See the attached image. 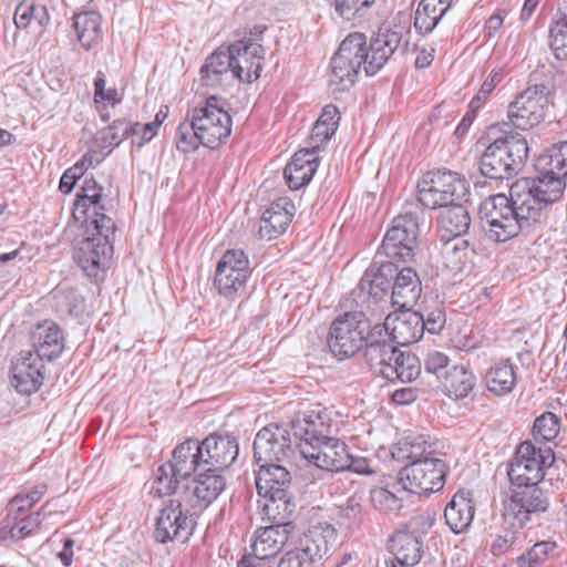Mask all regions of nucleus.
Instances as JSON below:
<instances>
[{"label":"nucleus","mask_w":567,"mask_h":567,"mask_svg":"<svg viewBox=\"0 0 567 567\" xmlns=\"http://www.w3.org/2000/svg\"><path fill=\"white\" fill-rule=\"evenodd\" d=\"M556 548L557 544L555 542L543 540L534 544L526 553L532 564L540 567L547 561L549 555L554 553Z\"/></svg>","instance_id":"60"},{"label":"nucleus","mask_w":567,"mask_h":567,"mask_svg":"<svg viewBox=\"0 0 567 567\" xmlns=\"http://www.w3.org/2000/svg\"><path fill=\"white\" fill-rule=\"evenodd\" d=\"M443 246L441 256L444 266L451 271H460L463 269L468 255L470 244L463 237L441 238Z\"/></svg>","instance_id":"46"},{"label":"nucleus","mask_w":567,"mask_h":567,"mask_svg":"<svg viewBox=\"0 0 567 567\" xmlns=\"http://www.w3.org/2000/svg\"><path fill=\"white\" fill-rule=\"evenodd\" d=\"M369 319L363 311L353 310L340 313L332 321L328 346L334 357L348 359L358 353L368 339Z\"/></svg>","instance_id":"3"},{"label":"nucleus","mask_w":567,"mask_h":567,"mask_svg":"<svg viewBox=\"0 0 567 567\" xmlns=\"http://www.w3.org/2000/svg\"><path fill=\"white\" fill-rule=\"evenodd\" d=\"M331 519L342 529L359 527L364 518L361 497L350 496L343 504L331 509Z\"/></svg>","instance_id":"44"},{"label":"nucleus","mask_w":567,"mask_h":567,"mask_svg":"<svg viewBox=\"0 0 567 567\" xmlns=\"http://www.w3.org/2000/svg\"><path fill=\"white\" fill-rule=\"evenodd\" d=\"M516 382V372L509 359L495 362L491 365L485 375L487 390L497 396L511 393Z\"/></svg>","instance_id":"39"},{"label":"nucleus","mask_w":567,"mask_h":567,"mask_svg":"<svg viewBox=\"0 0 567 567\" xmlns=\"http://www.w3.org/2000/svg\"><path fill=\"white\" fill-rule=\"evenodd\" d=\"M171 464L167 462L161 465L155 475L152 485V491L158 496L173 495L183 480L181 476L175 475V471H171Z\"/></svg>","instance_id":"52"},{"label":"nucleus","mask_w":567,"mask_h":567,"mask_svg":"<svg viewBox=\"0 0 567 567\" xmlns=\"http://www.w3.org/2000/svg\"><path fill=\"white\" fill-rule=\"evenodd\" d=\"M337 412L317 404L315 408L300 411L291 421V430L299 444H313L328 439L336 423Z\"/></svg>","instance_id":"16"},{"label":"nucleus","mask_w":567,"mask_h":567,"mask_svg":"<svg viewBox=\"0 0 567 567\" xmlns=\"http://www.w3.org/2000/svg\"><path fill=\"white\" fill-rule=\"evenodd\" d=\"M419 233V218L414 213L406 210L398 215L384 235L380 254L395 262L413 261Z\"/></svg>","instance_id":"10"},{"label":"nucleus","mask_w":567,"mask_h":567,"mask_svg":"<svg viewBox=\"0 0 567 567\" xmlns=\"http://www.w3.org/2000/svg\"><path fill=\"white\" fill-rule=\"evenodd\" d=\"M35 12H41L40 25H43L44 22L49 20V16L45 7L35 6L33 3H20L14 10V24L18 29H25Z\"/></svg>","instance_id":"57"},{"label":"nucleus","mask_w":567,"mask_h":567,"mask_svg":"<svg viewBox=\"0 0 567 567\" xmlns=\"http://www.w3.org/2000/svg\"><path fill=\"white\" fill-rule=\"evenodd\" d=\"M105 209H91L89 215H80V219L86 224L87 230L92 227L94 237H107L111 244L115 236V224L111 217L105 215Z\"/></svg>","instance_id":"51"},{"label":"nucleus","mask_w":567,"mask_h":567,"mask_svg":"<svg viewBox=\"0 0 567 567\" xmlns=\"http://www.w3.org/2000/svg\"><path fill=\"white\" fill-rule=\"evenodd\" d=\"M192 116L205 147L218 148L231 133V117L216 95L207 97L193 109Z\"/></svg>","instance_id":"12"},{"label":"nucleus","mask_w":567,"mask_h":567,"mask_svg":"<svg viewBox=\"0 0 567 567\" xmlns=\"http://www.w3.org/2000/svg\"><path fill=\"white\" fill-rule=\"evenodd\" d=\"M388 548L400 564V567L416 565L423 554V543L421 538L406 529L396 530L390 538Z\"/></svg>","instance_id":"33"},{"label":"nucleus","mask_w":567,"mask_h":567,"mask_svg":"<svg viewBox=\"0 0 567 567\" xmlns=\"http://www.w3.org/2000/svg\"><path fill=\"white\" fill-rule=\"evenodd\" d=\"M470 225L468 209L458 202H454L442 210L437 233L440 238L462 237L467 233Z\"/></svg>","instance_id":"37"},{"label":"nucleus","mask_w":567,"mask_h":567,"mask_svg":"<svg viewBox=\"0 0 567 567\" xmlns=\"http://www.w3.org/2000/svg\"><path fill=\"white\" fill-rule=\"evenodd\" d=\"M30 342L33 354L41 359L52 361L64 349V336L61 328L51 320L38 323L30 333Z\"/></svg>","instance_id":"26"},{"label":"nucleus","mask_w":567,"mask_h":567,"mask_svg":"<svg viewBox=\"0 0 567 567\" xmlns=\"http://www.w3.org/2000/svg\"><path fill=\"white\" fill-rule=\"evenodd\" d=\"M128 135H133V126L125 120H116L103 131V140L112 146H118Z\"/></svg>","instance_id":"58"},{"label":"nucleus","mask_w":567,"mask_h":567,"mask_svg":"<svg viewBox=\"0 0 567 567\" xmlns=\"http://www.w3.org/2000/svg\"><path fill=\"white\" fill-rule=\"evenodd\" d=\"M198 516L179 495L165 501L156 518L155 539L161 544L185 543L193 535Z\"/></svg>","instance_id":"7"},{"label":"nucleus","mask_w":567,"mask_h":567,"mask_svg":"<svg viewBox=\"0 0 567 567\" xmlns=\"http://www.w3.org/2000/svg\"><path fill=\"white\" fill-rule=\"evenodd\" d=\"M54 309L61 316L80 317L84 310V298L74 288L58 287L52 291Z\"/></svg>","instance_id":"48"},{"label":"nucleus","mask_w":567,"mask_h":567,"mask_svg":"<svg viewBox=\"0 0 567 567\" xmlns=\"http://www.w3.org/2000/svg\"><path fill=\"white\" fill-rule=\"evenodd\" d=\"M423 322L422 331L427 330L430 333H439L445 326L446 316L442 308L435 307L427 309L425 313L422 312Z\"/></svg>","instance_id":"61"},{"label":"nucleus","mask_w":567,"mask_h":567,"mask_svg":"<svg viewBox=\"0 0 567 567\" xmlns=\"http://www.w3.org/2000/svg\"><path fill=\"white\" fill-rule=\"evenodd\" d=\"M175 144L176 148L184 154L195 152L200 144L203 145V140L199 131L195 128V121L192 115L189 120L186 118L177 126Z\"/></svg>","instance_id":"50"},{"label":"nucleus","mask_w":567,"mask_h":567,"mask_svg":"<svg viewBox=\"0 0 567 567\" xmlns=\"http://www.w3.org/2000/svg\"><path fill=\"white\" fill-rule=\"evenodd\" d=\"M229 54V48H219L214 51L200 68V75L207 85H214L220 82L221 75L230 74L233 76V62Z\"/></svg>","instance_id":"42"},{"label":"nucleus","mask_w":567,"mask_h":567,"mask_svg":"<svg viewBox=\"0 0 567 567\" xmlns=\"http://www.w3.org/2000/svg\"><path fill=\"white\" fill-rule=\"evenodd\" d=\"M363 346L364 360L373 372L382 362H385L386 358L390 359L391 355H394V350H396L393 341L389 339V332L378 324L370 329Z\"/></svg>","instance_id":"35"},{"label":"nucleus","mask_w":567,"mask_h":567,"mask_svg":"<svg viewBox=\"0 0 567 567\" xmlns=\"http://www.w3.org/2000/svg\"><path fill=\"white\" fill-rule=\"evenodd\" d=\"M250 275L246 252L241 249H228L217 264L214 286L221 296L233 298L245 290Z\"/></svg>","instance_id":"14"},{"label":"nucleus","mask_w":567,"mask_h":567,"mask_svg":"<svg viewBox=\"0 0 567 567\" xmlns=\"http://www.w3.org/2000/svg\"><path fill=\"white\" fill-rule=\"evenodd\" d=\"M408 42L402 44L400 32L384 30L379 31L377 37L372 38L369 47L363 44L364 72L367 75L377 74L396 50L403 47L405 50Z\"/></svg>","instance_id":"20"},{"label":"nucleus","mask_w":567,"mask_h":567,"mask_svg":"<svg viewBox=\"0 0 567 567\" xmlns=\"http://www.w3.org/2000/svg\"><path fill=\"white\" fill-rule=\"evenodd\" d=\"M548 43L557 60H567V21L565 18L550 23Z\"/></svg>","instance_id":"54"},{"label":"nucleus","mask_w":567,"mask_h":567,"mask_svg":"<svg viewBox=\"0 0 567 567\" xmlns=\"http://www.w3.org/2000/svg\"><path fill=\"white\" fill-rule=\"evenodd\" d=\"M422 312L405 310L398 315H389L383 324H378L389 332V339L400 346H409L419 341L422 336Z\"/></svg>","instance_id":"23"},{"label":"nucleus","mask_w":567,"mask_h":567,"mask_svg":"<svg viewBox=\"0 0 567 567\" xmlns=\"http://www.w3.org/2000/svg\"><path fill=\"white\" fill-rule=\"evenodd\" d=\"M393 458L398 461L414 462L435 457L433 445L423 435L408 436L400 440L391 451Z\"/></svg>","instance_id":"41"},{"label":"nucleus","mask_w":567,"mask_h":567,"mask_svg":"<svg viewBox=\"0 0 567 567\" xmlns=\"http://www.w3.org/2000/svg\"><path fill=\"white\" fill-rule=\"evenodd\" d=\"M550 493L540 485L518 487L503 502V517L509 528L523 529L527 523L548 512Z\"/></svg>","instance_id":"5"},{"label":"nucleus","mask_w":567,"mask_h":567,"mask_svg":"<svg viewBox=\"0 0 567 567\" xmlns=\"http://www.w3.org/2000/svg\"><path fill=\"white\" fill-rule=\"evenodd\" d=\"M475 384L476 377L467 365L457 364L444 371L443 392L455 401L467 398L474 390Z\"/></svg>","instance_id":"36"},{"label":"nucleus","mask_w":567,"mask_h":567,"mask_svg":"<svg viewBox=\"0 0 567 567\" xmlns=\"http://www.w3.org/2000/svg\"><path fill=\"white\" fill-rule=\"evenodd\" d=\"M266 28L255 25L228 45L233 62V78L240 82L251 83L259 79L265 59L261 44Z\"/></svg>","instance_id":"8"},{"label":"nucleus","mask_w":567,"mask_h":567,"mask_svg":"<svg viewBox=\"0 0 567 567\" xmlns=\"http://www.w3.org/2000/svg\"><path fill=\"white\" fill-rule=\"evenodd\" d=\"M299 456V443L293 444L290 431L277 424H269L256 434L254 457L261 463H291Z\"/></svg>","instance_id":"13"},{"label":"nucleus","mask_w":567,"mask_h":567,"mask_svg":"<svg viewBox=\"0 0 567 567\" xmlns=\"http://www.w3.org/2000/svg\"><path fill=\"white\" fill-rule=\"evenodd\" d=\"M380 250L378 251L373 262L364 271L358 290L375 300L382 299L392 288L393 277L396 270V264L393 260H378Z\"/></svg>","instance_id":"25"},{"label":"nucleus","mask_w":567,"mask_h":567,"mask_svg":"<svg viewBox=\"0 0 567 567\" xmlns=\"http://www.w3.org/2000/svg\"><path fill=\"white\" fill-rule=\"evenodd\" d=\"M502 81V75L498 72H492L481 85L477 94L470 102V109L476 113L486 102L489 94L494 91L496 85Z\"/></svg>","instance_id":"59"},{"label":"nucleus","mask_w":567,"mask_h":567,"mask_svg":"<svg viewBox=\"0 0 567 567\" xmlns=\"http://www.w3.org/2000/svg\"><path fill=\"white\" fill-rule=\"evenodd\" d=\"M375 0H334L336 12L344 20L363 17Z\"/></svg>","instance_id":"55"},{"label":"nucleus","mask_w":567,"mask_h":567,"mask_svg":"<svg viewBox=\"0 0 567 567\" xmlns=\"http://www.w3.org/2000/svg\"><path fill=\"white\" fill-rule=\"evenodd\" d=\"M518 530L511 528V530L505 532L504 535L498 536L493 545H492V553L495 556H499L504 554L516 540V533Z\"/></svg>","instance_id":"64"},{"label":"nucleus","mask_w":567,"mask_h":567,"mask_svg":"<svg viewBox=\"0 0 567 567\" xmlns=\"http://www.w3.org/2000/svg\"><path fill=\"white\" fill-rule=\"evenodd\" d=\"M291 475L282 464L261 463L256 472V488L259 496L289 497Z\"/></svg>","instance_id":"27"},{"label":"nucleus","mask_w":567,"mask_h":567,"mask_svg":"<svg viewBox=\"0 0 567 567\" xmlns=\"http://www.w3.org/2000/svg\"><path fill=\"white\" fill-rule=\"evenodd\" d=\"M452 0H421L414 14V28L421 34L434 30L451 8Z\"/></svg>","instance_id":"40"},{"label":"nucleus","mask_w":567,"mask_h":567,"mask_svg":"<svg viewBox=\"0 0 567 567\" xmlns=\"http://www.w3.org/2000/svg\"><path fill=\"white\" fill-rule=\"evenodd\" d=\"M199 443L204 455L205 471L219 473L228 468L239 453L238 442L230 435L210 434Z\"/></svg>","instance_id":"21"},{"label":"nucleus","mask_w":567,"mask_h":567,"mask_svg":"<svg viewBox=\"0 0 567 567\" xmlns=\"http://www.w3.org/2000/svg\"><path fill=\"white\" fill-rule=\"evenodd\" d=\"M291 533L280 526L269 525L260 528L251 544L252 555H249L250 558L276 560L277 555L288 542Z\"/></svg>","instance_id":"31"},{"label":"nucleus","mask_w":567,"mask_h":567,"mask_svg":"<svg viewBox=\"0 0 567 567\" xmlns=\"http://www.w3.org/2000/svg\"><path fill=\"white\" fill-rule=\"evenodd\" d=\"M261 497L264 498V519H267L272 526L285 527V529L293 532L295 526L290 518L295 513L296 504L292 501V494L289 497L280 495Z\"/></svg>","instance_id":"38"},{"label":"nucleus","mask_w":567,"mask_h":567,"mask_svg":"<svg viewBox=\"0 0 567 567\" xmlns=\"http://www.w3.org/2000/svg\"><path fill=\"white\" fill-rule=\"evenodd\" d=\"M467 193L466 181L454 172H430L417 184V200L429 209L445 208L463 200Z\"/></svg>","instance_id":"6"},{"label":"nucleus","mask_w":567,"mask_h":567,"mask_svg":"<svg viewBox=\"0 0 567 567\" xmlns=\"http://www.w3.org/2000/svg\"><path fill=\"white\" fill-rule=\"evenodd\" d=\"M43 359L31 350L21 351L12 362V385L22 394L34 393L43 383Z\"/></svg>","instance_id":"22"},{"label":"nucleus","mask_w":567,"mask_h":567,"mask_svg":"<svg viewBox=\"0 0 567 567\" xmlns=\"http://www.w3.org/2000/svg\"><path fill=\"white\" fill-rule=\"evenodd\" d=\"M299 456L320 470L342 472L348 462V447L344 442L329 435L310 445L299 444Z\"/></svg>","instance_id":"18"},{"label":"nucleus","mask_w":567,"mask_h":567,"mask_svg":"<svg viewBox=\"0 0 567 567\" xmlns=\"http://www.w3.org/2000/svg\"><path fill=\"white\" fill-rule=\"evenodd\" d=\"M449 365V358L439 351L430 352L426 355L424 361V368L427 372L437 374L441 378L440 373L444 370L446 371Z\"/></svg>","instance_id":"63"},{"label":"nucleus","mask_w":567,"mask_h":567,"mask_svg":"<svg viewBox=\"0 0 567 567\" xmlns=\"http://www.w3.org/2000/svg\"><path fill=\"white\" fill-rule=\"evenodd\" d=\"M103 187L93 178H85L81 190L76 194L73 216L80 220V215H89L91 209H105L102 203Z\"/></svg>","instance_id":"43"},{"label":"nucleus","mask_w":567,"mask_h":567,"mask_svg":"<svg viewBox=\"0 0 567 567\" xmlns=\"http://www.w3.org/2000/svg\"><path fill=\"white\" fill-rule=\"evenodd\" d=\"M336 131L337 130H333L326 125H321L316 122L312 126L311 134L309 137V146L306 148L311 150L317 154L318 151L331 140Z\"/></svg>","instance_id":"62"},{"label":"nucleus","mask_w":567,"mask_h":567,"mask_svg":"<svg viewBox=\"0 0 567 567\" xmlns=\"http://www.w3.org/2000/svg\"><path fill=\"white\" fill-rule=\"evenodd\" d=\"M529 153L520 134H506L493 141L482 153L480 172L491 179H511L524 167Z\"/></svg>","instance_id":"2"},{"label":"nucleus","mask_w":567,"mask_h":567,"mask_svg":"<svg viewBox=\"0 0 567 567\" xmlns=\"http://www.w3.org/2000/svg\"><path fill=\"white\" fill-rule=\"evenodd\" d=\"M171 471L183 480H188L192 475L205 471V462L200 443L196 439H187L178 444L172 452V458L168 462Z\"/></svg>","instance_id":"29"},{"label":"nucleus","mask_w":567,"mask_h":567,"mask_svg":"<svg viewBox=\"0 0 567 567\" xmlns=\"http://www.w3.org/2000/svg\"><path fill=\"white\" fill-rule=\"evenodd\" d=\"M475 506L471 493L460 491L447 503L444 509L446 525L454 534L465 532L472 524Z\"/></svg>","instance_id":"34"},{"label":"nucleus","mask_w":567,"mask_h":567,"mask_svg":"<svg viewBox=\"0 0 567 567\" xmlns=\"http://www.w3.org/2000/svg\"><path fill=\"white\" fill-rule=\"evenodd\" d=\"M363 44L365 35L360 32L350 33L340 44L331 59L330 86L333 91L343 92L357 81L361 69L364 70Z\"/></svg>","instance_id":"9"},{"label":"nucleus","mask_w":567,"mask_h":567,"mask_svg":"<svg viewBox=\"0 0 567 567\" xmlns=\"http://www.w3.org/2000/svg\"><path fill=\"white\" fill-rule=\"evenodd\" d=\"M225 488V476L215 471H203L188 480L178 495L200 515Z\"/></svg>","instance_id":"17"},{"label":"nucleus","mask_w":567,"mask_h":567,"mask_svg":"<svg viewBox=\"0 0 567 567\" xmlns=\"http://www.w3.org/2000/svg\"><path fill=\"white\" fill-rule=\"evenodd\" d=\"M560 431V419L553 412H545L536 417L533 426V435L536 441L550 442L557 437Z\"/></svg>","instance_id":"53"},{"label":"nucleus","mask_w":567,"mask_h":567,"mask_svg":"<svg viewBox=\"0 0 567 567\" xmlns=\"http://www.w3.org/2000/svg\"><path fill=\"white\" fill-rule=\"evenodd\" d=\"M293 204L288 198H278L264 212L259 235L268 240L284 234L293 216Z\"/></svg>","instance_id":"30"},{"label":"nucleus","mask_w":567,"mask_h":567,"mask_svg":"<svg viewBox=\"0 0 567 567\" xmlns=\"http://www.w3.org/2000/svg\"><path fill=\"white\" fill-rule=\"evenodd\" d=\"M446 463L439 457L409 462L398 473V483L406 492L430 495L445 485Z\"/></svg>","instance_id":"11"},{"label":"nucleus","mask_w":567,"mask_h":567,"mask_svg":"<svg viewBox=\"0 0 567 567\" xmlns=\"http://www.w3.org/2000/svg\"><path fill=\"white\" fill-rule=\"evenodd\" d=\"M73 27L81 45L89 50L96 41L101 29V16L95 12H82L73 17Z\"/></svg>","instance_id":"47"},{"label":"nucleus","mask_w":567,"mask_h":567,"mask_svg":"<svg viewBox=\"0 0 567 567\" xmlns=\"http://www.w3.org/2000/svg\"><path fill=\"white\" fill-rule=\"evenodd\" d=\"M394 368H386L385 380L394 382H412L421 373V362L412 352H403L400 350L393 363Z\"/></svg>","instance_id":"45"},{"label":"nucleus","mask_w":567,"mask_h":567,"mask_svg":"<svg viewBox=\"0 0 567 567\" xmlns=\"http://www.w3.org/2000/svg\"><path fill=\"white\" fill-rule=\"evenodd\" d=\"M318 165L316 152L302 148L295 153L284 171V177L288 186L291 189H299L310 183Z\"/></svg>","instance_id":"32"},{"label":"nucleus","mask_w":567,"mask_h":567,"mask_svg":"<svg viewBox=\"0 0 567 567\" xmlns=\"http://www.w3.org/2000/svg\"><path fill=\"white\" fill-rule=\"evenodd\" d=\"M538 177L522 178L511 185L509 196L496 194L481 205L489 238L505 243L539 223L544 210L560 200L566 188L567 142L537 157Z\"/></svg>","instance_id":"1"},{"label":"nucleus","mask_w":567,"mask_h":567,"mask_svg":"<svg viewBox=\"0 0 567 567\" xmlns=\"http://www.w3.org/2000/svg\"><path fill=\"white\" fill-rule=\"evenodd\" d=\"M48 505L49 502L45 503L38 512L27 515L19 520H17V515L7 516L3 520V527L9 529L11 538L16 540L23 539L40 524L42 512Z\"/></svg>","instance_id":"49"},{"label":"nucleus","mask_w":567,"mask_h":567,"mask_svg":"<svg viewBox=\"0 0 567 567\" xmlns=\"http://www.w3.org/2000/svg\"><path fill=\"white\" fill-rule=\"evenodd\" d=\"M336 540L334 526L327 522H319L311 525L299 539L298 545L290 550L311 566L328 555Z\"/></svg>","instance_id":"19"},{"label":"nucleus","mask_w":567,"mask_h":567,"mask_svg":"<svg viewBox=\"0 0 567 567\" xmlns=\"http://www.w3.org/2000/svg\"><path fill=\"white\" fill-rule=\"evenodd\" d=\"M371 503L380 512L390 513L402 507V501L388 488L377 487L371 491Z\"/></svg>","instance_id":"56"},{"label":"nucleus","mask_w":567,"mask_h":567,"mask_svg":"<svg viewBox=\"0 0 567 567\" xmlns=\"http://www.w3.org/2000/svg\"><path fill=\"white\" fill-rule=\"evenodd\" d=\"M113 255V246L107 237L90 236L81 241L74 251V260L90 278L96 277L101 267L104 266Z\"/></svg>","instance_id":"24"},{"label":"nucleus","mask_w":567,"mask_h":567,"mask_svg":"<svg viewBox=\"0 0 567 567\" xmlns=\"http://www.w3.org/2000/svg\"><path fill=\"white\" fill-rule=\"evenodd\" d=\"M421 292L422 284L416 270L410 266L400 268L396 264L392 282V305L401 309H409L416 303Z\"/></svg>","instance_id":"28"},{"label":"nucleus","mask_w":567,"mask_h":567,"mask_svg":"<svg viewBox=\"0 0 567 567\" xmlns=\"http://www.w3.org/2000/svg\"><path fill=\"white\" fill-rule=\"evenodd\" d=\"M548 105L549 97L545 85L527 87L509 104L508 118L516 128L528 130L545 118Z\"/></svg>","instance_id":"15"},{"label":"nucleus","mask_w":567,"mask_h":567,"mask_svg":"<svg viewBox=\"0 0 567 567\" xmlns=\"http://www.w3.org/2000/svg\"><path fill=\"white\" fill-rule=\"evenodd\" d=\"M555 462V453L549 446L536 447L530 441L522 442L508 463L507 475L517 487L539 485L545 470Z\"/></svg>","instance_id":"4"}]
</instances>
